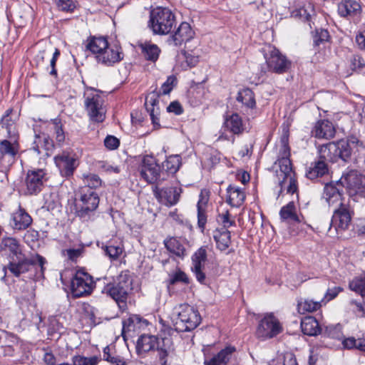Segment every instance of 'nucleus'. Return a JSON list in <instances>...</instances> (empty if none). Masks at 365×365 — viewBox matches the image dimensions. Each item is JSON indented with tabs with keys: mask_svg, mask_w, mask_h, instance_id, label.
<instances>
[{
	"mask_svg": "<svg viewBox=\"0 0 365 365\" xmlns=\"http://www.w3.org/2000/svg\"><path fill=\"white\" fill-rule=\"evenodd\" d=\"M319 158L328 163L337 161L339 158L344 162L351 160L359 162L365 158V147L356 138L352 137L348 140L331 142L321 145L318 150Z\"/></svg>",
	"mask_w": 365,
	"mask_h": 365,
	"instance_id": "f257e3e1",
	"label": "nucleus"
},
{
	"mask_svg": "<svg viewBox=\"0 0 365 365\" xmlns=\"http://www.w3.org/2000/svg\"><path fill=\"white\" fill-rule=\"evenodd\" d=\"M277 160L272 166L281 190L286 189L288 193L293 194L297 190L295 174L289 159L290 149L288 138L283 136L274 148Z\"/></svg>",
	"mask_w": 365,
	"mask_h": 365,
	"instance_id": "f03ea898",
	"label": "nucleus"
},
{
	"mask_svg": "<svg viewBox=\"0 0 365 365\" xmlns=\"http://www.w3.org/2000/svg\"><path fill=\"white\" fill-rule=\"evenodd\" d=\"M130 290H132V279L127 272H124L119 274L117 282L106 286L103 292L112 297L120 309L123 312L127 309L126 301Z\"/></svg>",
	"mask_w": 365,
	"mask_h": 365,
	"instance_id": "7ed1b4c3",
	"label": "nucleus"
},
{
	"mask_svg": "<svg viewBox=\"0 0 365 365\" xmlns=\"http://www.w3.org/2000/svg\"><path fill=\"white\" fill-rule=\"evenodd\" d=\"M174 312L178 317L175 321V329L179 331L193 330L201 322L198 310L187 304L176 306Z\"/></svg>",
	"mask_w": 365,
	"mask_h": 365,
	"instance_id": "20e7f679",
	"label": "nucleus"
},
{
	"mask_svg": "<svg viewBox=\"0 0 365 365\" xmlns=\"http://www.w3.org/2000/svg\"><path fill=\"white\" fill-rule=\"evenodd\" d=\"M84 106L90 119L101 123L106 118V109L104 100L99 91L87 88L83 94Z\"/></svg>",
	"mask_w": 365,
	"mask_h": 365,
	"instance_id": "39448f33",
	"label": "nucleus"
},
{
	"mask_svg": "<svg viewBox=\"0 0 365 365\" xmlns=\"http://www.w3.org/2000/svg\"><path fill=\"white\" fill-rule=\"evenodd\" d=\"M175 16L167 8H158L150 15L149 26L155 34L165 35L175 26Z\"/></svg>",
	"mask_w": 365,
	"mask_h": 365,
	"instance_id": "423d86ee",
	"label": "nucleus"
},
{
	"mask_svg": "<svg viewBox=\"0 0 365 365\" xmlns=\"http://www.w3.org/2000/svg\"><path fill=\"white\" fill-rule=\"evenodd\" d=\"M267 70L272 73L282 74L289 71L292 61L282 54L276 47L266 45L263 48Z\"/></svg>",
	"mask_w": 365,
	"mask_h": 365,
	"instance_id": "0eeeda50",
	"label": "nucleus"
},
{
	"mask_svg": "<svg viewBox=\"0 0 365 365\" xmlns=\"http://www.w3.org/2000/svg\"><path fill=\"white\" fill-rule=\"evenodd\" d=\"M46 262V259L39 255H36L32 259L26 258L23 255L21 257L10 261L8 265L4 267V269H8L15 277H19L21 274L27 272L31 266L38 265L41 273H43Z\"/></svg>",
	"mask_w": 365,
	"mask_h": 365,
	"instance_id": "6e6552de",
	"label": "nucleus"
},
{
	"mask_svg": "<svg viewBox=\"0 0 365 365\" xmlns=\"http://www.w3.org/2000/svg\"><path fill=\"white\" fill-rule=\"evenodd\" d=\"M283 327L273 313H267L259 322L256 335L262 339H271L279 334Z\"/></svg>",
	"mask_w": 365,
	"mask_h": 365,
	"instance_id": "1a4fd4ad",
	"label": "nucleus"
},
{
	"mask_svg": "<svg viewBox=\"0 0 365 365\" xmlns=\"http://www.w3.org/2000/svg\"><path fill=\"white\" fill-rule=\"evenodd\" d=\"M139 170L141 177L148 183L159 184L165 180L164 174L160 173L159 165L153 156L143 157Z\"/></svg>",
	"mask_w": 365,
	"mask_h": 365,
	"instance_id": "9d476101",
	"label": "nucleus"
},
{
	"mask_svg": "<svg viewBox=\"0 0 365 365\" xmlns=\"http://www.w3.org/2000/svg\"><path fill=\"white\" fill-rule=\"evenodd\" d=\"M354 215V211L348 203L339 204L334 207L331 226H333L336 232L348 230Z\"/></svg>",
	"mask_w": 365,
	"mask_h": 365,
	"instance_id": "9b49d317",
	"label": "nucleus"
},
{
	"mask_svg": "<svg viewBox=\"0 0 365 365\" xmlns=\"http://www.w3.org/2000/svg\"><path fill=\"white\" fill-rule=\"evenodd\" d=\"M93 288V281L88 274L78 271L71 282V289L75 297H81L89 294Z\"/></svg>",
	"mask_w": 365,
	"mask_h": 365,
	"instance_id": "f8f14e48",
	"label": "nucleus"
},
{
	"mask_svg": "<svg viewBox=\"0 0 365 365\" xmlns=\"http://www.w3.org/2000/svg\"><path fill=\"white\" fill-rule=\"evenodd\" d=\"M45 172L42 169L29 170L24 180L25 194L34 195L38 193L43 185Z\"/></svg>",
	"mask_w": 365,
	"mask_h": 365,
	"instance_id": "ddd939ff",
	"label": "nucleus"
},
{
	"mask_svg": "<svg viewBox=\"0 0 365 365\" xmlns=\"http://www.w3.org/2000/svg\"><path fill=\"white\" fill-rule=\"evenodd\" d=\"M341 179L350 195L365 191V175L357 171L351 170Z\"/></svg>",
	"mask_w": 365,
	"mask_h": 365,
	"instance_id": "4468645a",
	"label": "nucleus"
},
{
	"mask_svg": "<svg viewBox=\"0 0 365 365\" xmlns=\"http://www.w3.org/2000/svg\"><path fill=\"white\" fill-rule=\"evenodd\" d=\"M344 187L341 179L335 183L326 184L324 190V197L331 207H336L339 204H344V200L342 197L343 187Z\"/></svg>",
	"mask_w": 365,
	"mask_h": 365,
	"instance_id": "2eb2a0df",
	"label": "nucleus"
},
{
	"mask_svg": "<svg viewBox=\"0 0 365 365\" xmlns=\"http://www.w3.org/2000/svg\"><path fill=\"white\" fill-rule=\"evenodd\" d=\"M123 58L122 48L117 44H108L106 48L96 56V61L106 66H111Z\"/></svg>",
	"mask_w": 365,
	"mask_h": 365,
	"instance_id": "dca6fc26",
	"label": "nucleus"
},
{
	"mask_svg": "<svg viewBox=\"0 0 365 365\" xmlns=\"http://www.w3.org/2000/svg\"><path fill=\"white\" fill-rule=\"evenodd\" d=\"M194 36L195 32L190 25L187 22H182L174 34L168 37L167 43L170 46H180L193 38Z\"/></svg>",
	"mask_w": 365,
	"mask_h": 365,
	"instance_id": "f3484780",
	"label": "nucleus"
},
{
	"mask_svg": "<svg viewBox=\"0 0 365 365\" xmlns=\"http://www.w3.org/2000/svg\"><path fill=\"white\" fill-rule=\"evenodd\" d=\"M55 163L63 176H71L77 167L75 154L63 151L54 158Z\"/></svg>",
	"mask_w": 365,
	"mask_h": 365,
	"instance_id": "a211bd4d",
	"label": "nucleus"
},
{
	"mask_svg": "<svg viewBox=\"0 0 365 365\" xmlns=\"http://www.w3.org/2000/svg\"><path fill=\"white\" fill-rule=\"evenodd\" d=\"M153 192L155 197L159 200V202L167 206H173L178 202L182 192V189L177 187L160 189L158 187H155Z\"/></svg>",
	"mask_w": 365,
	"mask_h": 365,
	"instance_id": "6ab92c4d",
	"label": "nucleus"
},
{
	"mask_svg": "<svg viewBox=\"0 0 365 365\" xmlns=\"http://www.w3.org/2000/svg\"><path fill=\"white\" fill-rule=\"evenodd\" d=\"M207 259L206 250L203 247L198 249L192 257V266L191 267L195 277L200 283H204L205 280V274L202 272L205 262Z\"/></svg>",
	"mask_w": 365,
	"mask_h": 365,
	"instance_id": "aec40b11",
	"label": "nucleus"
},
{
	"mask_svg": "<svg viewBox=\"0 0 365 365\" xmlns=\"http://www.w3.org/2000/svg\"><path fill=\"white\" fill-rule=\"evenodd\" d=\"M156 346L161 365H167L168 358L173 354L175 350L172 338L160 335V339L157 338Z\"/></svg>",
	"mask_w": 365,
	"mask_h": 365,
	"instance_id": "412c9836",
	"label": "nucleus"
},
{
	"mask_svg": "<svg viewBox=\"0 0 365 365\" xmlns=\"http://www.w3.org/2000/svg\"><path fill=\"white\" fill-rule=\"evenodd\" d=\"M0 249L6 255L9 262L23 255L19 242L14 237L3 238L0 243Z\"/></svg>",
	"mask_w": 365,
	"mask_h": 365,
	"instance_id": "4be33fe9",
	"label": "nucleus"
},
{
	"mask_svg": "<svg viewBox=\"0 0 365 365\" xmlns=\"http://www.w3.org/2000/svg\"><path fill=\"white\" fill-rule=\"evenodd\" d=\"M335 133V128L332 123L324 119L318 120L312 130V135L319 139L332 138Z\"/></svg>",
	"mask_w": 365,
	"mask_h": 365,
	"instance_id": "5701e85b",
	"label": "nucleus"
},
{
	"mask_svg": "<svg viewBox=\"0 0 365 365\" xmlns=\"http://www.w3.org/2000/svg\"><path fill=\"white\" fill-rule=\"evenodd\" d=\"M210 192L207 190H202L199 200L197 204V224L200 228L203 230L207 222V207L209 201Z\"/></svg>",
	"mask_w": 365,
	"mask_h": 365,
	"instance_id": "b1692460",
	"label": "nucleus"
},
{
	"mask_svg": "<svg viewBox=\"0 0 365 365\" xmlns=\"http://www.w3.org/2000/svg\"><path fill=\"white\" fill-rule=\"evenodd\" d=\"M13 228L23 230L28 228L32 223V218L29 214L21 206L12 214Z\"/></svg>",
	"mask_w": 365,
	"mask_h": 365,
	"instance_id": "393cba45",
	"label": "nucleus"
},
{
	"mask_svg": "<svg viewBox=\"0 0 365 365\" xmlns=\"http://www.w3.org/2000/svg\"><path fill=\"white\" fill-rule=\"evenodd\" d=\"M157 344V337L153 335L143 334L137 341L136 352L143 356L150 351L154 350Z\"/></svg>",
	"mask_w": 365,
	"mask_h": 365,
	"instance_id": "a878e982",
	"label": "nucleus"
},
{
	"mask_svg": "<svg viewBox=\"0 0 365 365\" xmlns=\"http://www.w3.org/2000/svg\"><path fill=\"white\" fill-rule=\"evenodd\" d=\"M78 192L81 205L91 207L92 208L98 207L99 197L95 190L87 187H81Z\"/></svg>",
	"mask_w": 365,
	"mask_h": 365,
	"instance_id": "bb28decb",
	"label": "nucleus"
},
{
	"mask_svg": "<svg viewBox=\"0 0 365 365\" xmlns=\"http://www.w3.org/2000/svg\"><path fill=\"white\" fill-rule=\"evenodd\" d=\"M279 216L282 221L288 222H300L302 221L300 216L297 214L295 203L292 201L287 205L283 206L279 211Z\"/></svg>",
	"mask_w": 365,
	"mask_h": 365,
	"instance_id": "cd10ccee",
	"label": "nucleus"
},
{
	"mask_svg": "<svg viewBox=\"0 0 365 365\" xmlns=\"http://www.w3.org/2000/svg\"><path fill=\"white\" fill-rule=\"evenodd\" d=\"M322 301H314L309 297H300L297 299V312L301 314L314 312L322 307Z\"/></svg>",
	"mask_w": 365,
	"mask_h": 365,
	"instance_id": "c85d7f7f",
	"label": "nucleus"
},
{
	"mask_svg": "<svg viewBox=\"0 0 365 365\" xmlns=\"http://www.w3.org/2000/svg\"><path fill=\"white\" fill-rule=\"evenodd\" d=\"M361 6L354 0H344L338 4V13L341 16H354L359 13Z\"/></svg>",
	"mask_w": 365,
	"mask_h": 365,
	"instance_id": "c756f323",
	"label": "nucleus"
},
{
	"mask_svg": "<svg viewBox=\"0 0 365 365\" xmlns=\"http://www.w3.org/2000/svg\"><path fill=\"white\" fill-rule=\"evenodd\" d=\"M235 351L234 346H227L210 359L205 360V365H227Z\"/></svg>",
	"mask_w": 365,
	"mask_h": 365,
	"instance_id": "7c9ffc66",
	"label": "nucleus"
},
{
	"mask_svg": "<svg viewBox=\"0 0 365 365\" xmlns=\"http://www.w3.org/2000/svg\"><path fill=\"white\" fill-rule=\"evenodd\" d=\"M108 44V42L106 38L93 36L88 39L86 47L95 55V58H96V56L103 53L106 48Z\"/></svg>",
	"mask_w": 365,
	"mask_h": 365,
	"instance_id": "2f4dec72",
	"label": "nucleus"
},
{
	"mask_svg": "<svg viewBox=\"0 0 365 365\" xmlns=\"http://www.w3.org/2000/svg\"><path fill=\"white\" fill-rule=\"evenodd\" d=\"M245 199V195L242 190L235 186L230 185L227 188V202L232 207H238L242 205Z\"/></svg>",
	"mask_w": 365,
	"mask_h": 365,
	"instance_id": "473e14b6",
	"label": "nucleus"
},
{
	"mask_svg": "<svg viewBox=\"0 0 365 365\" xmlns=\"http://www.w3.org/2000/svg\"><path fill=\"white\" fill-rule=\"evenodd\" d=\"M302 332L309 336H315L321 332V328L315 317H305L301 322Z\"/></svg>",
	"mask_w": 365,
	"mask_h": 365,
	"instance_id": "72a5a7b5",
	"label": "nucleus"
},
{
	"mask_svg": "<svg viewBox=\"0 0 365 365\" xmlns=\"http://www.w3.org/2000/svg\"><path fill=\"white\" fill-rule=\"evenodd\" d=\"M139 46L147 61L155 62L158 59L161 51L156 44L146 41L140 43Z\"/></svg>",
	"mask_w": 365,
	"mask_h": 365,
	"instance_id": "f704fd0d",
	"label": "nucleus"
},
{
	"mask_svg": "<svg viewBox=\"0 0 365 365\" xmlns=\"http://www.w3.org/2000/svg\"><path fill=\"white\" fill-rule=\"evenodd\" d=\"M0 150L8 164H12L15 161L18 153L17 145L11 143L7 140H4L0 143Z\"/></svg>",
	"mask_w": 365,
	"mask_h": 365,
	"instance_id": "c9c22d12",
	"label": "nucleus"
},
{
	"mask_svg": "<svg viewBox=\"0 0 365 365\" xmlns=\"http://www.w3.org/2000/svg\"><path fill=\"white\" fill-rule=\"evenodd\" d=\"M329 173L328 163L319 158L313 166L310 167L306 175L309 179L314 180L317 178L324 176Z\"/></svg>",
	"mask_w": 365,
	"mask_h": 365,
	"instance_id": "e433bc0d",
	"label": "nucleus"
},
{
	"mask_svg": "<svg viewBox=\"0 0 365 365\" xmlns=\"http://www.w3.org/2000/svg\"><path fill=\"white\" fill-rule=\"evenodd\" d=\"M145 320H142L140 317L137 315H133L123 322V335L126 334L130 335V333L135 332L140 329L142 324L145 323Z\"/></svg>",
	"mask_w": 365,
	"mask_h": 365,
	"instance_id": "4c0bfd02",
	"label": "nucleus"
},
{
	"mask_svg": "<svg viewBox=\"0 0 365 365\" xmlns=\"http://www.w3.org/2000/svg\"><path fill=\"white\" fill-rule=\"evenodd\" d=\"M224 128L233 134H240L244 130L242 119L237 114H232L226 118L224 122Z\"/></svg>",
	"mask_w": 365,
	"mask_h": 365,
	"instance_id": "58836bf2",
	"label": "nucleus"
},
{
	"mask_svg": "<svg viewBox=\"0 0 365 365\" xmlns=\"http://www.w3.org/2000/svg\"><path fill=\"white\" fill-rule=\"evenodd\" d=\"M166 249L178 257L182 258L186 255L185 248L181 242L175 237H170L164 241Z\"/></svg>",
	"mask_w": 365,
	"mask_h": 365,
	"instance_id": "ea45409f",
	"label": "nucleus"
},
{
	"mask_svg": "<svg viewBox=\"0 0 365 365\" xmlns=\"http://www.w3.org/2000/svg\"><path fill=\"white\" fill-rule=\"evenodd\" d=\"M34 143V149L38 153H41V149H44L48 155V152L52 151L53 149V143L52 139L45 134L36 136Z\"/></svg>",
	"mask_w": 365,
	"mask_h": 365,
	"instance_id": "a19ab883",
	"label": "nucleus"
},
{
	"mask_svg": "<svg viewBox=\"0 0 365 365\" xmlns=\"http://www.w3.org/2000/svg\"><path fill=\"white\" fill-rule=\"evenodd\" d=\"M103 359L110 365H128L126 360L115 354L109 346H106L103 350Z\"/></svg>",
	"mask_w": 365,
	"mask_h": 365,
	"instance_id": "79ce46f5",
	"label": "nucleus"
},
{
	"mask_svg": "<svg viewBox=\"0 0 365 365\" xmlns=\"http://www.w3.org/2000/svg\"><path fill=\"white\" fill-rule=\"evenodd\" d=\"M214 239L217 247L221 251H224L229 247L230 244V232L227 230L217 231L214 235Z\"/></svg>",
	"mask_w": 365,
	"mask_h": 365,
	"instance_id": "37998d69",
	"label": "nucleus"
},
{
	"mask_svg": "<svg viewBox=\"0 0 365 365\" xmlns=\"http://www.w3.org/2000/svg\"><path fill=\"white\" fill-rule=\"evenodd\" d=\"M180 166L181 157L179 155H170L163 163V168L171 174H175Z\"/></svg>",
	"mask_w": 365,
	"mask_h": 365,
	"instance_id": "c03bdc74",
	"label": "nucleus"
},
{
	"mask_svg": "<svg viewBox=\"0 0 365 365\" xmlns=\"http://www.w3.org/2000/svg\"><path fill=\"white\" fill-rule=\"evenodd\" d=\"M324 338L335 339L340 341L342 339L343 334L340 325H329L325 327L322 332Z\"/></svg>",
	"mask_w": 365,
	"mask_h": 365,
	"instance_id": "a18cd8bd",
	"label": "nucleus"
},
{
	"mask_svg": "<svg viewBox=\"0 0 365 365\" xmlns=\"http://www.w3.org/2000/svg\"><path fill=\"white\" fill-rule=\"evenodd\" d=\"M349 288L364 296L365 294V272L354 278L349 283Z\"/></svg>",
	"mask_w": 365,
	"mask_h": 365,
	"instance_id": "49530a36",
	"label": "nucleus"
},
{
	"mask_svg": "<svg viewBox=\"0 0 365 365\" xmlns=\"http://www.w3.org/2000/svg\"><path fill=\"white\" fill-rule=\"evenodd\" d=\"M83 180L84 184L83 187H87L93 190L100 187L102 185L101 179L96 174H84L83 175Z\"/></svg>",
	"mask_w": 365,
	"mask_h": 365,
	"instance_id": "de8ad7c7",
	"label": "nucleus"
},
{
	"mask_svg": "<svg viewBox=\"0 0 365 365\" xmlns=\"http://www.w3.org/2000/svg\"><path fill=\"white\" fill-rule=\"evenodd\" d=\"M81 207L76 211V216L83 222H88L93 219L95 210L96 208L91 207L80 205Z\"/></svg>",
	"mask_w": 365,
	"mask_h": 365,
	"instance_id": "09e8293b",
	"label": "nucleus"
},
{
	"mask_svg": "<svg viewBox=\"0 0 365 365\" xmlns=\"http://www.w3.org/2000/svg\"><path fill=\"white\" fill-rule=\"evenodd\" d=\"M100 359L97 356L86 357L81 355H76L72 357L73 365H97Z\"/></svg>",
	"mask_w": 365,
	"mask_h": 365,
	"instance_id": "8fccbe9b",
	"label": "nucleus"
},
{
	"mask_svg": "<svg viewBox=\"0 0 365 365\" xmlns=\"http://www.w3.org/2000/svg\"><path fill=\"white\" fill-rule=\"evenodd\" d=\"M11 112V109H8L6 111V114L1 118L2 127L6 129L9 135H14L15 133L14 120L10 116Z\"/></svg>",
	"mask_w": 365,
	"mask_h": 365,
	"instance_id": "3c124183",
	"label": "nucleus"
},
{
	"mask_svg": "<svg viewBox=\"0 0 365 365\" xmlns=\"http://www.w3.org/2000/svg\"><path fill=\"white\" fill-rule=\"evenodd\" d=\"M106 255L111 259H116L123 252V247L120 244L117 245L109 244L104 248Z\"/></svg>",
	"mask_w": 365,
	"mask_h": 365,
	"instance_id": "603ef678",
	"label": "nucleus"
},
{
	"mask_svg": "<svg viewBox=\"0 0 365 365\" xmlns=\"http://www.w3.org/2000/svg\"><path fill=\"white\" fill-rule=\"evenodd\" d=\"M58 9L63 11L73 12L76 8V2L74 0H55Z\"/></svg>",
	"mask_w": 365,
	"mask_h": 365,
	"instance_id": "864d4df0",
	"label": "nucleus"
},
{
	"mask_svg": "<svg viewBox=\"0 0 365 365\" xmlns=\"http://www.w3.org/2000/svg\"><path fill=\"white\" fill-rule=\"evenodd\" d=\"M182 55L185 59V63H182L181 66L185 70L195 66L199 61L198 56L188 53L186 51H183Z\"/></svg>",
	"mask_w": 365,
	"mask_h": 365,
	"instance_id": "5fc2aeb1",
	"label": "nucleus"
},
{
	"mask_svg": "<svg viewBox=\"0 0 365 365\" xmlns=\"http://www.w3.org/2000/svg\"><path fill=\"white\" fill-rule=\"evenodd\" d=\"M343 290L340 287H334L327 290L324 297L321 299L323 305L334 299Z\"/></svg>",
	"mask_w": 365,
	"mask_h": 365,
	"instance_id": "6e6d98bb",
	"label": "nucleus"
},
{
	"mask_svg": "<svg viewBox=\"0 0 365 365\" xmlns=\"http://www.w3.org/2000/svg\"><path fill=\"white\" fill-rule=\"evenodd\" d=\"M329 38V34L327 30L322 29L317 30L314 36V43L315 46H319L321 43L327 41Z\"/></svg>",
	"mask_w": 365,
	"mask_h": 365,
	"instance_id": "4d7b16f0",
	"label": "nucleus"
},
{
	"mask_svg": "<svg viewBox=\"0 0 365 365\" xmlns=\"http://www.w3.org/2000/svg\"><path fill=\"white\" fill-rule=\"evenodd\" d=\"M237 100V101L249 106L251 103V91L247 88L239 91Z\"/></svg>",
	"mask_w": 365,
	"mask_h": 365,
	"instance_id": "13d9d810",
	"label": "nucleus"
},
{
	"mask_svg": "<svg viewBox=\"0 0 365 365\" xmlns=\"http://www.w3.org/2000/svg\"><path fill=\"white\" fill-rule=\"evenodd\" d=\"M176 78L175 76H168L166 81L161 86V93L163 95L168 94L173 90Z\"/></svg>",
	"mask_w": 365,
	"mask_h": 365,
	"instance_id": "bf43d9fd",
	"label": "nucleus"
},
{
	"mask_svg": "<svg viewBox=\"0 0 365 365\" xmlns=\"http://www.w3.org/2000/svg\"><path fill=\"white\" fill-rule=\"evenodd\" d=\"M54 129L56 133V138L58 143H62L65 140L64 132L62 129V126L60 120L55 119L53 120Z\"/></svg>",
	"mask_w": 365,
	"mask_h": 365,
	"instance_id": "052dcab7",
	"label": "nucleus"
},
{
	"mask_svg": "<svg viewBox=\"0 0 365 365\" xmlns=\"http://www.w3.org/2000/svg\"><path fill=\"white\" fill-rule=\"evenodd\" d=\"M159 94L155 92H152L149 93L146 98H145V106L146 109H148V107H154L158 105L159 100H158Z\"/></svg>",
	"mask_w": 365,
	"mask_h": 365,
	"instance_id": "680f3d73",
	"label": "nucleus"
},
{
	"mask_svg": "<svg viewBox=\"0 0 365 365\" xmlns=\"http://www.w3.org/2000/svg\"><path fill=\"white\" fill-rule=\"evenodd\" d=\"M170 284H173L178 282H182L184 283H189V279L186 274L180 270L176 272L170 277Z\"/></svg>",
	"mask_w": 365,
	"mask_h": 365,
	"instance_id": "e2e57ef3",
	"label": "nucleus"
},
{
	"mask_svg": "<svg viewBox=\"0 0 365 365\" xmlns=\"http://www.w3.org/2000/svg\"><path fill=\"white\" fill-rule=\"evenodd\" d=\"M217 220L223 225L225 228L230 227L234 223V220L230 218L228 211L219 214Z\"/></svg>",
	"mask_w": 365,
	"mask_h": 365,
	"instance_id": "0e129e2a",
	"label": "nucleus"
},
{
	"mask_svg": "<svg viewBox=\"0 0 365 365\" xmlns=\"http://www.w3.org/2000/svg\"><path fill=\"white\" fill-rule=\"evenodd\" d=\"M104 145L109 150H114L119 146V140L112 135L107 136L104 140Z\"/></svg>",
	"mask_w": 365,
	"mask_h": 365,
	"instance_id": "69168bd1",
	"label": "nucleus"
},
{
	"mask_svg": "<svg viewBox=\"0 0 365 365\" xmlns=\"http://www.w3.org/2000/svg\"><path fill=\"white\" fill-rule=\"evenodd\" d=\"M167 110L169 113H174L176 115H180L183 112V109L180 103L178 101L171 102L167 107Z\"/></svg>",
	"mask_w": 365,
	"mask_h": 365,
	"instance_id": "338daca9",
	"label": "nucleus"
},
{
	"mask_svg": "<svg viewBox=\"0 0 365 365\" xmlns=\"http://www.w3.org/2000/svg\"><path fill=\"white\" fill-rule=\"evenodd\" d=\"M356 43L361 50L365 51V29L358 32L356 36Z\"/></svg>",
	"mask_w": 365,
	"mask_h": 365,
	"instance_id": "774afa93",
	"label": "nucleus"
}]
</instances>
